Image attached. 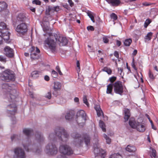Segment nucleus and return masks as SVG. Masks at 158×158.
<instances>
[{
    "label": "nucleus",
    "mask_w": 158,
    "mask_h": 158,
    "mask_svg": "<svg viewBox=\"0 0 158 158\" xmlns=\"http://www.w3.org/2000/svg\"><path fill=\"white\" fill-rule=\"evenodd\" d=\"M23 133L27 137L23 140L22 145L24 149L27 152H32L35 154L40 153L42 151L40 146L41 143L44 139L43 134L40 132L36 131L35 134V143L31 145V141L29 136L33 133V131L31 128H24L23 130Z\"/></svg>",
    "instance_id": "nucleus-1"
},
{
    "label": "nucleus",
    "mask_w": 158,
    "mask_h": 158,
    "mask_svg": "<svg viewBox=\"0 0 158 158\" xmlns=\"http://www.w3.org/2000/svg\"><path fill=\"white\" fill-rule=\"evenodd\" d=\"M48 139L49 143L56 141L61 143L66 142L69 138V135L64 128L57 127L54 130V133L48 134Z\"/></svg>",
    "instance_id": "nucleus-2"
},
{
    "label": "nucleus",
    "mask_w": 158,
    "mask_h": 158,
    "mask_svg": "<svg viewBox=\"0 0 158 158\" xmlns=\"http://www.w3.org/2000/svg\"><path fill=\"white\" fill-rule=\"evenodd\" d=\"M71 136L73 139V144L77 147H80L84 143V139L86 146L89 144L90 138L89 135L87 134L81 135L77 132H74L71 134Z\"/></svg>",
    "instance_id": "nucleus-3"
},
{
    "label": "nucleus",
    "mask_w": 158,
    "mask_h": 158,
    "mask_svg": "<svg viewBox=\"0 0 158 158\" xmlns=\"http://www.w3.org/2000/svg\"><path fill=\"white\" fill-rule=\"evenodd\" d=\"M13 86L10 85L7 83L3 84L2 85L5 97L10 102H14L16 98V90L13 89Z\"/></svg>",
    "instance_id": "nucleus-4"
},
{
    "label": "nucleus",
    "mask_w": 158,
    "mask_h": 158,
    "mask_svg": "<svg viewBox=\"0 0 158 158\" xmlns=\"http://www.w3.org/2000/svg\"><path fill=\"white\" fill-rule=\"evenodd\" d=\"M143 122L142 119L139 118L136 122L133 118H131L129 121V124L133 128L136 129L137 130L140 132H143L145 130L144 125L142 123Z\"/></svg>",
    "instance_id": "nucleus-5"
},
{
    "label": "nucleus",
    "mask_w": 158,
    "mask_h": 158,
    "mask_svg": "<svg viewBox=\"0 0 158 158\" xmlns=\"http://www.w3.org/2000/svg\"><path fill=\"white\" fill-rule=\"evenodd\" d=\"M14 72L10 69H7L0 73V80L9 81H14L15 79Z\"/></svg>",
    "instance_id": "nucleus-6"
},
{
    "label": "nucleus",
    "mask_w": 158,
    "mask_h": 158,
    "mask_svg": "<svg viewBox=\"0 0 158 158\" xmlns=\"http://www.w3.org/2000/svg\"><path fill=\"white\" fill-rule=\"evenodd\" d=\"M0 33L3 36V39L7 43L9 41L10 34L8 31V28L6 24L3 22L0 23Z\"/></svg>",
    "instance_id": "nucleus-7"
},
{
    "label": "nucleus",
    "mask_w": 158,
    "mask_h": 158,
    "mask_svg": "<svg viewBox=\"0 0 158 158\" xmlns=\"http://www.w3.org/2000/svg\"><path fill=\"white\" fill-rule=\"evenodd\" d=\"M44 151L48 155L53 156L57 154L58 149L55 144L52 143H49L46 146Z\"/></svg>",
    "instance_id": "nucleus-8"
},
{
    "label": "nucleus",
    "mask_w": 158,
    "mask_h": 158,
    "mask_svg": "<svg viewBox=\"0 0 158 158\" xmlns=\"http://www.w3.org/2000/svg\"><path fill=\"white\" fill-rule=\"evenodd\" d=\"M86 115V114L83 110H80L77 112L76 120L80 126L83 127L85 125Z\"/></svg>",
    "instance_id": "nucleus-9"
},
{
    "label": "nucleus",
    "mask_w": 158,
    "mask_h": 158,
    "mask_svg": "<svg viewBox=\"0 0 158 158\" xmlns=\"http://www.w3.org/2000/svg\"><path fill=\"white\" fill-rule=\"evenodd\" d=\"M52 36H50L46 39L44 42V44L45 46L48 47L50 50L52 52H56V42L55 40L52 39Z\"/></svg>",
    "instance_id": "nucleus-10"
},
{
    "label": "nucleus",
    "mask_w": 158,
    "mask_h": 158,
    "mask_svg": "<svg viewBox=\"0 0 158 158\" xmlns=\"http://www.w3.org/2000/svg\"><path fill=\"white\" fill-rule=\"evenodd\" d=\"M94 152L95 155V158H104L106 155L105 150L101 148L97 144L94 146Z\"/></svg>",
    "instance_id": "nucleus-11"
},
{
    "label": "nucleus",
    "mask_w": 158,
    "mask_h": 158,
    "mask_svg": "<svg viewBox=\"0 0 158 158\" xmlns=\"http://www.w3.org/2000/svg\"><path fill=\"white\" fill-rule=\"evenodd\" d=\"M60 152L64 155H69L73 154V151L71 148L67 144H61L59 147Z\"/></svg>",
    "instance_id": "nucleus-12"
},
{
    "label": "nucleus",
    "mask_w": 158,
    "mask_h": 158,
    "mask_svg": "<svg viewBox=\"0 0 158 158\" xmlns=\"http://www.w3.org/2000/svg\"><path fill=\"white\" fill-rule=\"evenodd\" d=\"M19 36L24 35L27 31V26L25 23H22L17 25L15 29Z\"/></svg>",
    "instance_id": "nucleus-13"
},
{
    "label": "nucleus",
    "mask_w": 158,
    "mask_h": 158,
    "mask_svg": "<svg viewBox=\"0 0 158 158\" xmlns=\"http://www.w3.org/2000/svg\"><path fill=\"white\" fill-rule=\"evenodd\" d=\"M6 113L8 114L9 117H12L13 120L15 118L13 117L16 113L17 110V107L16 105L14 103L10 104L7 106L6 107Z\"/></svg>",
    "instance_id": "nucleus-14"
},
{
    "label": "nucleus",
    "mask_w": 158,
    "mask_h": 158,
    "mask_svg": "<svg viewBox=\"0 0 158 158\" xmlns=\"http://www.w3.org/2000/svg\"><path fill=\"white\" fill-rule=\"evenodd\" d=\"M14 158H25L26 155L24 150L19 147L14 149Z\"/></svg>",
    "instance_id": "nucleus-15"
},
{
    "label": "nucleus",
    "mask_w": 158,
    "mask_h": 158,
    "mask_svg": "<svg viewBox=\"0 0 158 158\" xmlns=\"http://www.w3.org/2000/svg\"><path fill=\"white\" fill-rule=\"evenodd\" d=\"M114 92L117 94L122 95L123 92V86L122 82L120 81H117L113 84Z\"/></svg>",
    "instance_id": "nucleus-16"
},
{
    "label": "nucleus",
    "mask_w": 158,
    "mask_h": 158,
    "mask_svg": "<svg viewBox=\"0 0 158 158\" xmlns=\"http://www.w3.org/2000/svg\"><path fill=\"white\" fill-rule=\"evenodd\" d=\"M31 58L32 60H36L38 59L39 56L37 53H39L40 50L37 47L36 48V50H35V48L32 46L31 47L30 50Z\"/></svg>",
    "instance_id": "nucleus-17"
},
{
    "label": "nucleus",
    "mask_w": 158,
    "mask_h": 158,
    "mask_svg": "<svg viewBox=\"0 0 158 158\" xmlns=\"http://www.w3.org/2000/svg\"><path fill=\"white\" fill-rule=\"evenodd\" d=\"M54 36L56 41L59 42L61 46H65L68 43V40L65 37L60 36L59 35L55 34Z\"/></svg>",
    "instance_id": "nucleus-18"
},
{
    "label": "nucleus",
    "mask_w": 158,
    "mask_h": 158,
    "mask_svg": "<svg viewBox=\"0 0 158 158\" xmlns=\"http://www.w3.org/2000/svg\"><path fill=\"white\" fill-rule=\"evenodd\" d=\"M5 55L8 57H12L14 55L13 50L9 46H6L4 49Z\"/></svg>",
    "instance_id": "nucleus-19"
},
{
    "label": "nucleus",
    "mask_w": 158,
    "mask_h": 158,
    "mask_svg": "<svg viewBox=\"0 0 158 158\" xmlns=\"http://www.w3.org/2000/svg\"><path fill=\"white\" fill-rule=\"evenodd\" d=\"M26 15L24 13H20L17 16L16 18V22H24L26 19Z\"/></svg>",
    "instance_id": "nucleus-20"
},
{
    "label": "nucleus",
    "mask_w": 158,
    "mask_h": 158,
    "mask_svg": "<svg viewBox=\"0 0 158 158\" xmlns=\"http://www.w3.org/2000/svg\"><path fill=\"white\" fill-rule=\"evenodd\" d=\"M106 1L108 3L112 6H117L120 3L119 0H106Z\"/></svg>",
    "instance_id": "nucleus-21"
},
{
    "label": "nucleus",
    "mask_w": 158,
    "mask_h": 158,
    "mask_svg": "<svg viewBox=\"0 0 158 158\" xmlns=\"http://www.w3.org/2000/svg\"><path fill=\"white\" fill-rule=\"evenodd\" d=\"M131 66L132 68L136 71V72H137V69L136 68L135 64V60L134 58L132 59V61L131 63ZM137 73L139 78H140L142 82H143V76L141 73H140V75H139Z\"/></svg>",
    "instance_id": "nucleus-22"
},
{
    "label": "nucleus",
    "mask_w": 158,
    "mask_h": 158,
    "mask_svg": "<svg viewBox=\"0 0 158 158\" xmlns=\"http://www.w3.org/2000/svg\"><path fill=\"white\" fill-rule=\"evenodd\" d=\"M61 84L58 82H55L54 83L53 89L55 92L60 90L61 87Z\"/></svg>",
    "instance_id": "nucleus-23"
},
{
    "label": "nucleus",
    "mask_w": 158,
    "mask_h": 158,
    "mask_svg": "<svg viewBox=\"0 0 158 158\" xmlns=\"http://www.w3.org/2000/svg\"><path fill=\"white\" fill-rule=\"evenodd\" d=\"M94 108L96 111L97 115L98 117H100L102 115H103V113L101 108H100V106L98 105H95Z\"/></svg>",
    "instance_id": "nucleus-24"
},
{
    "label": "nucleus",
    "mask_w": 158,
    "mask_h": 158,
    "mask_svg": "<svg viewBox=\"0 0 158 158\" xmlns=\"http://www.w3.org/2000/svg\"><path fill=\"white\" fill-rule=\"evenodd\" d=\"M41 71H34L32 72L31 76L34 78H36L38 77L40 75L42 74Z\"/></svg>",
    "instance_id": "nucleus-25"
},
{
    "label": "nucleus",
    "mask_w": 158,
    "mask_h": 158,
    "mask_svg": "<svg viewBox=\"0 0 158 158\" xmlns=\"http://www.w3.org/2000/svg\"><path fill=\"white\" fill-rule=\"evenodd\" d=\"M124 118L125 121L126 122L127 121L130 116V111L129 110L127 109H125L124 110Z\"/></svg>",
    "instance_id": "nucleus-26"
},
{
    "label": "nucleus",
    "mask_w": 158,
    "mask_h": 158,
    "mask_svg": "<svg viewBox=\"0 0 158 158\" xmlns=\"http://www.w3.org/2000/svg\"><path fill=\"white\" fill-rule=\"evenodd\" d=\"M127 151L129 152H134L135 151L136 149V148L131 145H128L126 148Z\"/></svg>",
    "instance_id": "nucleus-27"
},
{
    "label": "nucleus",
    "mask_w": 158,
    "mask_h": 158,
    "mask_svg": "<svg viewBox=\"0 0 158 158\" xmlns=\"http://www.w3.org/2000/svg\"><path fill=\"white\" fill-rule=\"evenodd\" d=\"M102 71L106 72L108 75H111L112 73L111 69L109 67H104L102 70Z\"/></svg>",
    "instance_id": "nucleus-28"
},
{
    "label": "nucleus",
    "mask_w": 158,
    "mask_h": 158,
    "mask_svg": "<svg viewBox=\"0 0 158 158\" xmlns=\"http://www.w3.org/2000/svg\"><path fill=\"white\" fill-rule=\"evenodd\" d=\"M113 85L112 84H110L107 85V88L106 90V93L107 94H112V91L113 89Z\"/></svg>",
    "instance_id": "nucleus-29"
},
{
    "label": "nucleus",
    "mask_w": 158,
    "mask_h": 158,
    "mask_svg": "<svg viewBox=\"0 0 158 158\" xmlns=\"http://www.w3.org/2000/svg\"><path fill=\"white\" fill-rule=\"evenodd\" d=\"M54 11H55V10L54 7L48 6L46 10V12L47 14L49 15L50 13L53 12Z\"/></svg>",
    "instance_id": "nucleus-30"
},
{
    "label": "nucleus",
    "mask_w": 158,
    "mask_h": 158,
    "mask_svg": "<svg viewBox=\"0 0 158 158\" xmlns=\"http://www.w3.org/2000/svg\"><path fill=\"white\" fill-rule=\"evenodd\" d=\"M150 151L151 153L150 154V156L152 158H156V150L152 148H150Z\"/></svg>",
    "instance_id": "nucleus-31"
},
{
    "label": "nucleus",
    "mask_w": 158,
    "mask_h": 158,
    "mask_svg": "<svg viewBox=\"0 0 158 158\" xmlns=\"http://www.w3.org/2000/svg\"><path fill=\"white\" fill-rule=\"evenodd\" d=\"M7 6L6 3L4 2H0V11L6 9Z\"/></svg>",
    "instance_id": "nucleus-32"
},
{
    "label": "nucleus",
    "mask_w": 158,
    "mask_h": 158,
    "mask_svg": "<svg viewBox=\"0 0 158 158\" xmlns=\"http://www.w3.org/2000/svg\"><path fill=\"white\" fill-rule=\"evenodd\" d=\"M20 138V135L16 134H13L11 136V139L12 141H15L19 140Z\"/></svg>",
    "instance_id": "nucleus-33"
},
{
    "label": "nucleus",
    "mask_w": 158,
    "mask_h": 158,
    "mask_svg": "<svg viewBox=\"0 0 158 158\" xmlns=\"http://www.w3.org/2000/svg\"><path fill=\"white\" fill-rule=\"evenodd\" d=\"M99 125L100 127L102 129V131L103 132L106 131V129L105 128V126L104 122L101 121L100 120L99 121Z\"/></svg>",
    "instance_id": "nucleus-34"
},
{
    "label": "nucleus",
    "mask_w": 158,
    "mask_h": 158,
    "mask_svg": "<svg viewBox=\"0 0 158 158\" xmlns=\"http://www.w3.org/2000/svg\"><path fill=\"white\" fill-rule=\"evenodd\" d=\"M103 137L106 139L107 143L110 144L111 142V139L105 134H103Z\"/></svg>",
    "instance_id": "nucleus-35"
},
{
    "label": "nucleus",
    "mask_w": 158,
    "mask_h": 158,
    "mask_svg": "<svg viewBox=\"0 0 158 158\" xmlns=\"http://www.w3.org/2000/svg\"><path fill=\"white\" fill-rule=\"evenodd\" d=\"M132 42V40L131 39L126 40L124 42V45L126 46H129Z\"/></svg>",
    "instance_id": "nucleus-36"
},
{
    "label": "nucleus",
    "mask_w": 158,
    "mask_h": 158,
    "mask_svg": "<svg viewBox=\"0 0 158 158\" xmlns=\"http://www.w3.org/2000/svg\"><path fill=\"white\" fill-rule=\"evenodd\" d=\"M109 158H122V157L119 153H114L110 155Z\"/></svg>",
    "instance_id": "nucleus-37"
},
{
    "label": "nucleus",
    "mask_w": 158,
    "mask_h": 158,
    "mask_svg": "<svg viewBox=\"0 0 158 158\" xmlns=\"http://www.w3.org/2000/svg\"><path fill=\"white\" fill-rule=\"evenodd\" d=\"M87 14L89 17L90 18L91 21L93 22H94L95 20L94 17L93 15V13L90 11H88L87 13Z\"/></svg>",
    "instance_id": "nucleus-38"
},
{
    "label": "nucleus",
    "mask_w": 158,
    "mask_h": 158,
    "mask_svg": "<svg viewBox=\"0 0 158 158\" xmlns=\"http://www.w3.org/2000/svg\"><path fill=\"white\" fill-rule=\"evenodd\" d=\"M152 35V33L151 32H149L145 36V39L146 40H150L151 39Z\"/></svg>",
    "instance_id": "nucleus-39"
},
{
    "label": "nucleus",
    "mask_w": 158,
    "mask_h": 158,
    "mask_svg": "<svg viewBox=\"0 0 158 158\" xmlns=\"http://www.w3.org/2000/svg\"><path fill=\"white\" fill-rule=\"evenodd\" d=\"M111 18L113 19L114 21L116 20L117 19L118 17L116 14L114 13H112L110 15Z\"/></svg>",
    "instance_id": "nucleus-40"
},
{
    "label": "nucleus",
    "mask_w": 158,
    "mask_h": 158,
    "mask_svg": "<svg viewBox=\"0 0 158 158\" xmlns=\"http://www.w3.org/2000/svg\"><path fill=\"white\" fill-rule=\"evenodd\" d=\"M0 61L5 63L6 61V59L4 57L2 56H0ZM4 68L3 67H2L0 65V68L3 69Z\"/></svg>",
    "instance_id": "nucleus-41"
},
{
    "label": "nucleus",
    "mask_w": 158,
    "mask_h": 158,
    "mask_svg": "<svg viewBox=\"0 0 158 158\" xmlns=\"http://www.w3.org/2000/svg\"><path fill=\"white\" fill-rule=\"evenodd\" d=\"M151 21L150 19H148L146 20L144 23V27L146 28L148 25L151 23Z\"/></svg>",
    "instance_id": "nucleus-42"
},
{
    "label": "nucleus",
    "mask_w": 158,
    "mask_h": 158,
    "mask_svg": "<svg viewBox=\"0 0 158 158\" xmlns=\"http://www.w3.org/2000/svg\"><path fill=\"white\" fill-rule=\"evenodd\" d=\"M83 102L88 106H89V104L87 101V100L86 96H84L83 97Z\"/></svg>",
    "instance_id": "nucleus-43"
},
{
    "label": "nucleus",
    "mask_w": 158,
    "mask_h": 158,
    "mask_svg": "<svg viewBox=\"0 0 158 158\" xmlns=\"http://www.w3.org/2000/svg\"><path fill=\"white\" fill-rule=\"evenodd\" d=\"M148 75L149 78L151 80H153L155 78V77L154 76L153 73L150 70L149 71Z\"/></svg>",
    "instance_id": "nucleus-44"
},
{
    "label": "nucleus",
    "mask_w": 158,
    "mask_h": 158,
    "mask_svg": "<svg viewBox=\"0 0 158 158\" xmlns=\"http://www.w3.org/2000/svg\"><path fill=\"white\" fill-rule=\"evenodd\" d=\"M52 77L54 78H56L58 76V73L54 70H52L51 73Z\"/></svg>",
    "instance_id": "nucleus-45"
},
{
    "label": "nucleus",
    "mask_w": 158,
    "mask_h": 158,
    "mask_svg": "<svg viewBox=\"0 0 158 158\" xmlns=\"http://www.w3.org/2000/svg\"><path fill=\"white\" fill-rule=\"evenodd\" d=\"M65 116V119L67 120H69L72 118V116L69 113H67Z\"/></svg>",
    "instance_id": "nucleus-46"
},
{
    "label": "nucleus",
    "mask_w": 158,
    "mask_h": 158,
    "mask_svg": "<svg viewBox=\"0 0 158 158\" xmlns=\"http://www.w3.org/2000/svg\"><path fill=\"white\" fill-rule=\"evenodd\" d=\"M45 97L48 99H50L51 98V92H48L45 96Z\"/></svg>",
    "instance_id": "nucleus-47"
},
{
    "label": "nucleus",
    "mask_w": 158,
    "mask_h": 158,
    "mask_svg": "<svg viewBox=\"0 0 158 158\" xmlns=\"http://www.w3.org/2000/svg\"><path fill=\"white\" fill-rule=\"evenodd\" d=\"M116 77H111L109 78V80L111 83H113L116 79Z\"/></svg>",
    "instance_id": "nucleus-48"
},
{
    "label": "nucleus",
    "mask_w": 158,
    "mask_h": 158,
    "mask_svg": "<svg viewBox=\"0 0 158 158\" xmlns=\"http://www.w3.org/2000/svg\"><path fill=\"white\" fill-rule=\"evenodd\" d=\"M87 29L88 31H93L94 30V28L92 26H89L87 27Z\"/></svg>",
    "instance_id": "nucleus-49"
},
{
    "label": "nucleus",
    "mask_w": 158,
    "mask_h": 158,
    "mask_svg": "<svg viewBox=\"0 0 158 158\" xmlns=\"http://www.w3.org/2000/svg\"><path fill=\"white\" fill-rule=\"evenodd\" d=\"M33 4H35L36 5H40V2L38 0H34L32 2Z\"/></svg>",
    "instance_id": "nucleus-50"
},
{
    "label": "nucleus",
    "mask_w": 158,
    "mask_h": 158,
    "mask_svg": "<svg viewBox=\"0 0 158 158\" xmlns=\"http://www.w3.org/2000/svg\"><path fill=\"white\" fill-rule=\"evenodd\" d=\"M54 8L55 10V11L57 12L60 10V7L58 6H54Z\"/></svg>",
    "instance_id": "nucleus-51"
},
{
    "label": "nucleus",
    "mask_w": 158,
    "mask_h": 158,
    "mask_svg": "<svg viewBox=\"0 0 158 158\" xmlns=\"http://www.w3.org/2000/svg\"><path fill=\"white\" fill-rule=\"evenodd\" d=\"M103 41L104 43H107L108 42L109 40L106 37L103 38Z\"/></svg>",
    "instance_id": "nucleus-52"
},
{
    "label": "nucleus",
    "mask_w": 158,
    "mask_h": 158,
    "mask_svg": "<svg viewBox=\"0 0 158 158\" xmlns=\"http://www.w3.org/2000/svg\"><path fill=\"white\" fill-rule=\"evenodd\" d=\"M68 2L69 3L70 6L71 7L73 6V3L72 0H68Z\"/></svg>",
    "instance_id": "nucleus-53"
},
{
    "label": "nucleus",
    "mask_w": 158,
    "mask_h": 158,
    "mask_svg": "<svg viewBox=\"0 0 158 158\" xmlns=\"http://www.w3.org/2000/svg\"><path fill=\"white\" fill-rule=\"evenodd\" d=\"M114 55L116 58H118L119 57V55L118 52L117 51H115L114 53Z\"/></svg>",
    "instance_id": "nucleus-54"
},
{
    "label": "nucleus",
    "mask_w": 158,
    "mask_h": 158,
    "mask_svg": "<svg viewBox=\"0 0 158 158\" xmlns=\"http://www.w3.org/2000/svg\"><path fill=\"white\" fill-rule=\"evenodd\" d=\"M44 79L45 80H46V81H48L49 80V79H50L48 75L45 76V77H44Z\"/></svg>",
    "instance_id": "nucleus-55"
},
{
    "label": "nucleus",
    "mask_w": 158,
    "mask_h": 158,
    "mask_svg": "<svg viewBox=\"0 0 158 158\" xmlns=\"http://www.w3.org/2000/svg\"><path fill=\"white\" fill-rule=\"evenodd\" d=\"M121 44V42L119 40H117L116 41V44L118 46H120Z\"/></svg>",
    "instance_id": "nucleus-56"
},
{
    "label": "nucleus",
    "mask_w": 158,
    "mask_h": 158,
    "mask_svg": "<svg viewBox=\"0 0 158 158\" xmlns=\"http://www.w3.org/2000/svg\"><path fill=\"white\" fill-rule=\"evenodd\" d=\"M3 39V36L1 35H0V45L2 43V39Z\"/></svg>",
    "instance_id": "nucleus-57"
},
{
    "label": "nucleus",
    "mask_w": 158,
    "mask_h": 158,
    "mask_svg": "<svg viewBox=\"0 0 158 158\" xmlns=\"http://www.w3.org/2000/svg\"><path fill=\"white\" fill-rule=\"evenodd\" d=\"M118 73H120L121 75V73L123 71V69L120 68H118Z\"/></svg>",
    "instance_id": "nucleus-58"
},
{
    "label": "nucleus",
    "mask_w": 158,
    "mask_h": 158,
    "mask_svg": "<svg viewBox=\"0 0 158 158\" xmlns=\"http://www.w3.org/2000/svg\"><path fill=\"white\" fill-rule=\"evenodd\" d=\"M143 5L145 6H148L151 5L150 4L148 3L147 2H144L143 3Z\"/></svg>",
    "instance_id": "nucleus-59"
},
{
    "label": "nucleus",
    "mask_w": 158,
    "mask_h": 158,
    "mask_svg": "<svg viewBox=\"0 0 158 158\" xmlns=\"http://www.w3.org/2000/svg\"><path fill=\"white\" fill-rule=\"evenodd\" d=\"M77 67L78 68V69H80V63H79V62L78 60H77Z\"/></svg>",
    "instance_id": "nucleus-60"
},
{
    "label": "nucleus",
    "mask_w": 158,
    "mask_h": 158,
    "mask_svg": "<svg viewBox=\"0 0 158 158\" xmlns=\"http://www.w3.org/2000/svg\"><path fill=\"white\" fill-rule=\"evenodd\" d=\"M137 52V50H135H135L133 52V53H132L133 55L134 56L136 54Z\"/></svg>",
    "instance_id": "nucleus-61"
},
{
    "label": "nucleus",
    "mask_w": 158,
    "mask_h": 158,
    "mask_svg": "<svg viewBox=\"0 0 158 158\" xmlns=\"http://www.w3.org/2000/svg\"><path fill=\"white\" fill-rule=\"evenodd\" d=\"M79 98H78L75 97L74 99V101L75 102H79Z\"/></svg>",
    "instance_id": "nucleus-62"
},
{
    "label": "nucleus",
    "mask_w": 158,
    "mask_h": 158,
    "mask_svg": "<svg viewBox=\"0 0 158 158\" xmlns=\"http://www.w3.org/2000/svg\"><path fill=\"white\" fill-rule=\"evenodd\" d=\"M152 127V129L156 130V127L153 124H151Z\"/></svg>",
    "instance_id": "nucleus-63"
},
{
    "label": "nucleus",
    "mask_w": 158,
    "mask_h": 158,
    "mask_svg": "<svg viewBox=\"0 0 158 158\" xmlns=\"http://www.w3.org/2000/svg\"><path fill=\"white\" fill-rule=\"evenodd\" d=\"M57 158H67L66 157H63L61 155H59Z\"/></svg>",
    "instance_id": "nucleus-64"
}]
</instances>
